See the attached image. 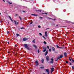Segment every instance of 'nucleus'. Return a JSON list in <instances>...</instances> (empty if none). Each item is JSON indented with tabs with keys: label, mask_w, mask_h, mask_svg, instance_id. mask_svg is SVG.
I'll list each match as a JSON object with an SVG mask.
<instances>
[{
	"label": "nucleus",
	"mask_w": 74,
	"mask_h": 74,
	"mask_svg": "<svg viewBox=\"0 0 74 74\" xmlns=\"http://www.w3.org/2000/svg\"><path fill=\"white\" fill-rule=\"evenodd\" d=\"M45 70L46 72L48 73V74H49V73H50V72L49 71L48 69H47Z\"/></svg>",
	"instance_id": "obj_8"
},
{
	"label": "nucleus",
	"mask_w": 74,
	"mask_h": 74,
	"mask_svg": "<svg viewBox=\"0 0 74 74\" xmlns=\"http://www.w3.org/2000/svg\"><path fill=\"white\" fill-rule=\"evenodd\" d=\"M62 58H63V55H60V56H58L57 58V59L55 60V62H57V61L58 60V59H62Z\"/></svg>",
	"instance_id": "obj_2"
},
{
	"label": "nucleus",
	"mask_w": 74,
	"mask_h": 74,
	"mask_svg": "<svg viewBox=\"0 0 74 74\" xmlns=\"http://www.w3.org/2000/svg\"><path fill=\"white\" fill-rule=\"evenodd\" d=\"M32 23H33V21H32L31 23H30V24L31 25H32Z\"/></svg>",
	"instance_id": "obj_39"
},
{
	"label": "nucleus",
	"mask_w": 74,
	"mask_h": 74,
	"mask_svg": "<svg viewBox=\"0 0 74 74\" xmlns=\"http://www.w3.org/2000/svg\"><path fill=\"white\" fill-rule=\"evenodd\" d=\"M43 43H44V44H47V42L45 41Z\"/></svg>",
	"instance_id": "obj_25"
},
{
	"label": "nucleus",
	"mask_w": 74,
	"mask_h": 74,
	"mask_svg": "<svg viewBox=\"0 0 74 74\" xmlns=\"http://www.w3.org/2000/svg\"><path fill=\"white\" fill-rule=\"evenodd\" d=\"M56 47H57L58 48H59V47L58 46V45H56Z\"/></svg>",
	"instance_id": "obj_23"
},
{
	"label": "nucleus",
	"mask_w": 74,
	"mask_h": 74,
	"mask_svg": "<svg viewBox=\"0 0 74 74\" xmlns=\"http://www.w3.org/2000/svg\"><path fill=\"white\" fill-rule=\"evenodd\" d=\"M38 53H40V51H39V49H38Z\"/></svg>",
	"instance_id": "obj_32"
},
{
	"label": "nucleus",
	"mask_w": 74,
	"mask_h": 74,
	"mask_svg": "<svg viewBox=\"0 0 74 74\" xmlns=\"http://www.w3.org/2000/svg\"><path fill=\"white\" fill-rule=\"evenodd\" d=\"M39 18H40L41 19L42 18V17H40Z\"/></svg>",
	"instance_id": "obj_46"
},
{
	"label": "nucleus",
	"mask_w": 74,
	"mask_h": 74,
	"mask_svg": "<svg viewBox=\"0 0 74 74\" xmlns=\"http://www.w3.org/2000/svg\"><path fill=\"white\" fill-rule=\"evenodd\" d=\"M49 60V57L48 56H47L46 58V60L47 62H48Z\"/></svg>",
	"instance_id": "obj_6"
},
{
	"label": "nucleus",
	"mask_w": 74,
	"mask_h": 74,
	"mask_svg": "<svg viewBox=\"0 0 74 74\" xmlns=\"http://www.w3.org/2000/svg\"><path fill=\"white\" fill-rule=\"evenodd\" d=\"M69 61H66V63H69Z\"/></svg>",
	"instance_id": "obj_28"
},
{
	"label": "nucleus",
	"mask_w": 74,
	"mask_h": 74,
	"mask_svg": "<svg viewBox=\"0 0 74 74\" xmlns=\"http://www.w3.org/2000/svg\"><path fill=\"white\" fill-rule=\"evenodd\" d=\"M2 43H3V44H4V43H5V42H4V41H3V42H2Z\"/></svg>",
	"instance_id": "obj_51"
},
{
	"label": "nucleus",
	"mask_w": 74,
	"mask_h": 74,
	"mask_svg": "<svg viewBox=\"0 0 74 74\" xmlns=\"http://www.w3.org/2000/svg\"><path fill=\"white\" fill-rule=\"evenodd\" d=\"M62 27H66V26H63Z\"/></svg>",
	"instance_id": "obj_55"
},
{
	"label": "nucleus",
	"mask_w": 74,
	"mask_h": 74,
	"mask_svg": "<svg viewBox=\"0 0 74 74\" xmlns=\"http://www.w3.org/2000/svg\"><path fill=\"white\" fill-rule=\"evenodd\" d=\"M49 29V28H47L46 29V30H48V29Z\"/></svg>",
	"instance_id": "obj_47"
},
{
	"label": "nucleus",
	"mask_w": 74,
	"mask_h": 74,
	"mask_svg": "<svg viewBox=\"0 0 74 74\" xmlns=\"http://www.w3.org/2000/svg\"><path fill=\"white\" fill-rule=\"evenodd\" d=\"M24 46L25 47V48L26 49H27L28 50H30V49L29 48V47H28V45H27V44H24Z\"/></svg>",
	"instance_id": "obj_1"
},
{
	"label": "nucleus",
	"mask_w": 74,
	"mask_h": 74,
	"mask_svg": "<svg viewBox=\"0 0 74 74\" xmlns=\"http://www.w3.org/2000/svg\"><path fill=\"white\" fill-rule=\"evenodd\" d=\"M18 18L20 19V21H22V18L20 16H18Z\"/></svg>",
	"instance_id": "obj_19"
},
{
	"label": "nucleus",
	"mask_w": 74,
	"mask_h": 74,
	"mask_svg": "<svg viewBox=\"0 0 74 74\" xmlns=\"http://www.w3.org/2000/svg\"><path fill=\"white\" fill-rule=\"evenodd\" d=\"M44 59H42L41 60L42 63H44Z\"/></svg>",
	"instance_id": "obj_18"
},
{
	"label": "nucleus",
	"mask_w": 74,
	"mask_h": 74,
	"mask_svg": "<svg viewBox=\"0 0 74 74\" xmlns=\"http://www.w3.org/2000/svg\"><path fill=\"white\" fill-rule=\"evenodd\" d=\"M47 19H52V20H53V21H56V19H52V18H50L49 17H47Z\"/></svg>",
	"instance_id": "obj_14"
},
{
	"label": "nucleus",
	"mask_w": 74,
	"mask_h": 74,
	"mask_svg": "<svg viewBox=\"0 0 74 74\" xmlns=\"http://www.w3.org/2000/svg\"><path fill=\"white\" fill-rule=\"evenodd\" d=\"M17 45H15V47H16V46H17Z\"/></svg>",
	"instance_id": "obj_59"
},
{
	"label": "nucleus",
	"mask_w": 74,
	"mask_h": 74,
	"mask_svg": "<svg viewBox=\"0 0 74 74\" xmlns=\"http://www.w3.org/2000/svg\"><path fill=\"white\" fill-rule=\"evenodd\" d=\"M56 26H59V25H56Z\"/></svg>",
	"instance_id": "obj_57"
},
{
	"label": "nucleus",
	"mask_w": 74,
	"mask_h": 74,
	"mask_svg": "<svg viewBox=\"0 0 74 74\" xmlns=\"http://www.w3.org/2000/svg\"><path fill=\"white\" fill-rule=\"evenodd\" d=\"M69 63L70 64V66H71V65H72V64H71V62H69Z\"/></svg>",
	"instance_id": "obj_44"
},
{
	"label": "nucleus",
	"mask_w": 74,
	"mask_h": 74,
	"mask_svg": "<svg viewBox=\"0 0 74 74\" xmlns=\"http://www.w3.org/2000/svg\"><path fill=\"white\" fill-rule=\"evenodd\" d=\"M8 44H10V42L8 41Z\"/></svg>",
	"instance_id": "obj_56"
},
{
	"label": "nucleus",
	"mask_w": 74,
	"mask_h": 74,
	"mask_svg": "<svg viewBox=\"0 0 74 74\" xmlns=\"http://www.w3.org/2000/svg\"><path fill=\"white\" fill-rule=\"evenodd\" d=\"M42 11L40 10H39V12H42Z\"/></svg>",
	"instance_id": "obj_48"
},
{
	"label": "nucleus",
	"mask_w": 74,
	"mask_h": 74,
	"mask_svg": "<svg viewBox=\"0 0 74 74\" xmlns=\"http://www.w3.org/2000/svg\"><path fill=\"white\" fill-rule=\"evenodd\" d=\"M51 49L54 52H55V47H51Z\"/></svg>",
	"instance_id": "obj_7"
},
{
	"label": "nucleus",
	"mask_w": 74,
	"mask_h": 74,
	"mask_svg": "<svg viewBox=\"0 0 74 74\" xmlns=\"http://www.w3.org/2000/svg\"><path fill=\"white\" fill-rule=\"evenodd\" d=\"M51 61L49 62L50 64H53V62H54V61H53V59L52 58H51Z\"/></svg>",
	"instance_id": "obj_4"
},
{
	"label": "nucleus",
	"mask_w": 74,
	"mask_h": 74,
	"mask_svg": "<svg viewBox=\"0 0 74 74\" xmlns=\"http://www.w3.org/2000/svg\"><path fill=\"white\" fill-rule=\"evenodd\" d=\"M36 11H37V12H39V10H35Z\"/></svg>",
	"instance_id": "obj_30"
},
{
	"label": "nucleus",
	"mask_w": 74,
	"mask_h": 74,
	"mask_svg": "<svg viewBox=\"0 0 74 74\" xmlns=\"http://www.w3.org/2000/svg\"><path fill=\"white\" fill-rule=\"evenodd\" d=\"M10 20L11 21H12V22H13V20H12V18H11Z\"/></svg>",
	"instance_id": "obj_43"
},
{
	"label": "nucleus",
	"mask_w": 74,
	"mask_h": 74,
	"mask_svg": "<svg viewBox=\"0 0 74 74\" xmlns=\"http://www.w3.org/2000/svg\"><path fill=\"white\" fill-rule=\"evenodd\" d=\"M39 34L40 35V36H42V34H41V33H40Z\"/></svg>",
	"instance_id": "obj_42"
},
{
	"label": "nucleus",
	"mask_w": 74,
	"mask_h": 74,
	"mask_svg": "<svg viewBox=\"0 0 74 74\" xmlns=\"http://www.w3.org/2000/svg\"><path fill=\"white\" fill-rule=\"evenodd\" d=\"M42 37L45 39H46V38H45L44 36H42Z\"/></svg>",
	"instance_id": "obj_38"
},
{
	"label": "nucleus",
	"mask_w": 74,
	"mask_h": 74,
	"mask_svg": "<svg viewBox=\"0 0 74 74\" xmlns=\"http://www.w3.org/2000/svg\"><path fill=\"white\" fill-rule=\"evenodd\" d=\"M4 2H5V0H3Z\"/></svg>",
	"instance_id": "obj_62"
},
{
	"label": "nucleus",
	"mask_w": 74,
	"mask_h": 74,
	"mask_svg": "<svg viewBox=\"0 0 74 74\" xmlns=\"http://www.w3.org/2000/svg\"><path fill=\"white\" fill-rule=\"evenodd\" d=\"M1 13H0V15H1Z\"/></svg>",
	"instance_id": "obj_63"
},
{
	"label": "nucleus",
	"mask_w": 74,
	"mask_h": 74,
	"mask_svg": "<svg viewBox=\"0 0 74 74\" xmlns=\"http://www.w3.org/2000/svg\"><path fill=\"white\" fill-rule=\"evenodd\" d=\"M72 69L74 70V66H72Z\"/></svg>",
	"instance_id": "obj_27"
},
{
	"label": "nucleus",
	"mask_w": 74,
	"mask_h": 74,
	"mask_svg": "<svg viewBox=\"0 0 74 74\" xmlns=\"http://www.w3.org/2000/svg\"><path fill=\"white\" fill-rule=\"evenodd\" d=\"M45 14H46V15H48V14L47 13H45Z\"/></svg>",
	"instance_id": "obj_50"
},
{
	"label": "nucleus",
	"mask_w": 74,
	"mask_h": 74,
	"mask_svg": "<svg viewBox=\"0 0 74 74\" xmlns=\"http://www.w3.org/2000/svg\"><path fill=\"white\" fill-rule=\"evenodd\" d=\"M52 71H51L50 72L51 73H52Z\"/></svg>",
	"instance_id": "obj_58"
},
{
	"label": "nucleus",
	"mask_w": 74,
	"mask_h": 74,
	"mask_svg": "<svg viewBox=\"0 0 74 74\" xmlns=\"http://www.w3.org/2000/svg\"><path fill=\"white\" fill-rule=\"evenodd\" d=\"M31 15H33V16H38V15L37 14H32Z\"/></svg>",
	"instance_id": "obj_12"
},
{
	"label": "nucleus",
	"mask_w": 74,
	"mask_h": 74,
	"mask_svg": "<svg viewBox=\"0 0 74 74\" xmlns=\"http://www.w3.org/2000/svg\"><path fill=\"white\" fill-rule=\"evenodd\" d=\"M51 71H52V72L54 71V69H55L54 68H51Z\"/></svg>",
	"instance_id": "obj_17"
},
{
	"label": "nucleus",
	"mask_w": 74,
	"mask_h": 74,
	"mask_svg": "<svg viewBox=\"0 0 74 74\" xmlns=\"http://www.w3.org/2000/svg\"><path fill=\"white\" fill-rule=\"evenodd\" d=\"M2 21L0 20V23H1V22H2Z\"/></svg>",
	"instance_id": "obj_45"
},
{
	"label": "nucleus",
	"mask_w": 74,
	"mask_h": 74,
	"mask_svg": "<svg viewBox=\"0 0 74 74\" xmlns=\"http://www.w3.org/2000/svg\"><path fill=\"white\" fill-rule=\"evenodd\" d=\"M45 14V13H42V14Z\"/></svg>",
	"instance_id": "obj_60"
},
{
	"label": "nucleus",
	"mask_w": 74,
	"mask_h": 74,
	"mask_svg": "<svg viewBox=\"0 0 74 74\" xmlns=\"http://www.w3.org/2000/svg\"><path fill=\"white\" fill-rule=\"evenodd\" d=\"M23 12H26V11H23Z\"/></svg>",
	"instance_id": "obj_52"
},
{
	"label": "nucleus",
	"mask_w": 74,
	"mask_h": 74,
	"mask_svg": "<svg viewBox=\"0 0 74 74\" xmlns=\"http://www.w3.org/2000/svg\"><path fill=\"white\" fill-rule=\"evenodd\" d=\"M49 52H51V49H49Z\"/></svg>",
	"instance_id": "obj_34"
},
{
	"label": "nucleus",
	"mask_w": 74,
	"mask_h": 74,
	"mask_svg": "<svg viewBox=\"0 0 74 74\" xmlns=\"http://www.w3.org/2000/svg\"><path fill=\"white\" fill-rule=\"evenodd\" d=\"M34 47H35V48L36 49L37 48V46H36L35 45H34Z\"/></svg>",
	"instance_id": "obj_21"
},
{
	"label": "nucleus",
	"mask_w": 74,
	"mask_h": 74,
	"mask_svg": "<svg viewBox=\"0 0 74 74\" xmlns=\"http://www.w3.org/2000/svg\"><path fill=\"white\" fill-rule=\"evenodd\" d=\"M65 22H66V23H70V21H65Z\"/></svg>",
	"instance_id": "obj_22"
},
{
	"label": "nucleus",
	"mask_w": 74,
	"mask_h": 74,
	"mask_svg": "<svg viewBox=\"0 0 74 74\" xmlns=\"http://www.w3.org/2000/svg\"><path fill=\"white\" fill-rule=\"evenodd\" d=\"M9 18L10 19H11V16H9Z\"/></svg>",
	"instance_id": "obj_41"
},
{
	"label": "nucleus",
	"mask_w": 74,
	"mask_h": 74,
	"mask_svg": "<svg viewBox=\"0 0 74 74\" xmlns=\"http://www.w3.org/2000/svg\"><path fill=\"white\" fill-rule=\"evenodd\" d=\"M48 52V50H47L46 53L45 54V56H46Z\"/></svg>",
	"instance_id": "obj_15"
},
{
	"label": "nucleus",
	"mask_w": 74,
	"mask_h": 74,
	"mask_svg": "<svg viewBox=\"0 0 74 74\" xmlns=\"http://www.w3.org/2000/svg\"><path fill=\"white\" fill-rule=\"evenodd\" d=\"M14 23L16 25H17L19 24V23L18 22H17L15 20H14Z\"/></svg>",
	"instance_id": "obj_9"
},
{
	"label": "nucleus",
	"mask_w": 74,
	"mask_h": 74,
	"mask_svg": "<svg viewBox=\"0 0 74 74\" xmlns=\"http://www.w3.org/2000/svg\"><path fill=\"white\" fill-rule=\"evenodd\" d=\"M71 59L72 61L71 62L72 63H73V64H74V60L73 59V58L71 57Z\"/></svg>",
	"instance_id": "obj_10"
},
{
	"label": "nucleus",
	"mask_w": 74,
	"mask_h": 74,
	"mask_svg": "<svg viewBox=\"0 0 74 74\" xmlns=\"http://www.w3.org/2000/svg\"><path fill=\"white\" fill-rule=\"evenodd\" d=\"M6 2L7 3L10 4H12V3L10 2L9 1H7Z\"/></svg>",
	"instance_id": "obj_20"
},
{
	"label": "nucleus",
	"mask_w": 74,
	"mask_h": 74,
	"mask_svg": "<svg viewBox=\"0 0 74 74\" xmlns=\"http://www.w3.org/2000/svg\"><path fill=\"white\" fill-rule=\"evenodd\" d=\"M7 34H8V33H9V31H7Z\"/></svg>",
	"instance_id": "obj_49"
},
{
	"label": "nucleus",
	"mask_w": 74,
	"mask_h": 74,
	"mask_svg": "<svg viewBox=\"0 0 74 74\" xmlns=\"http://www.w3.org/2000/svg\"><path fill=\"white\" fill-rule=\"evenodd\" d=\"M64 56L65 57H67V53L65 52L64 53Z\"/></svg>",
	"instance_id": "obj_16"
},
{
	"label": "nucleus",
	"mask_w": 74,
	"mask_h": 74,
	"mask_svg": "<svg viewBox=\"0 0 74 74\" xmlns=\"http://www.w3.org/2000/svg\"><path fill=\"white\" fill-rule=\"evenodd\" d=\"M35 41H36V40L34 39L33 40V42H34V43H35Z\"/></svg>",
	"instance_id": "obj_26"
},
{
	"label": "nucleus",
	"mask_w": 74,
	"mask_h": 74,
	"mask_svg": "<svg viewBox=\"0 0 74 74\" xmlns=\"http://www.w3.org/2000/svg\"><path fill=\"white\" fill-rule=\"evenodd\" d=\"M45 37H47L48 36V35L47 34V32L46 31L45 32Z\"/></svg>",
	"instance_id": "obj_13"
},
{
	"label": "nucleus",
	"mask_w": 74,
	"mask_h": 74,
	"mask_svg": "<svg viewBox=\"0 0 74 74\" xmlns=\"http://www.w3.org/2000/svg\"><path fill=\"white\" fill-rule=\"evenodd\" d=\"M47 47L48 49H49V46H47Z\"/></svg>",
	"instance_id": "obj_35"
},
{
	"label": "nucleus",
	"mask_w": 74,
	"mask_h": 74,
	"mask_svg": "<svg viewBox=\"0 0 74 74\" xmlns=\"http://www.w3.org/2000/svg\"><path fill=\"white\" fill-rule=\"evenodd\" d=\"M43 74H45V73H43Z\"/></svg>",
	"instance_id": "obj_64"
},
{
	"label": "nucleus",
	"mask_w": 74,
	"mask_h": 74,
	"mask_svg": "<svg viewBox=\"0 0 74 74\" xmlns=\"http://www.w3.org/2000/svg\"><path fill=\"white\" fill-rule=\"evenodd\" d=\"M32 1V3H34V2L33 1Z\"/></svg>",
	"instance_id": "obj_33"
},
{
	"label": "nucleus",
	"mask_w": 74,
	"mask_h": 74,
	"mask_svg": "<svg viewBox=\"0 0 74 74\" xmlns=\"http://www.w3.org/2000/svg\"><path fill=\"white\" fill-rule=\"evenodd\" d=\"M38 27L39 28H40V27H41V26H40V25H38Z\"/></svg>",
	"instance_id": "obj_37"
},
{
	"label": "nucleus",
	"mask_w": 74,
	"mask_h": 74,
	"mask_svg": "<svg viewBox=\"0 0 74 74\" xmlns=\"http://www.w3.org/2000/svg\"><path fill=\"white\" fill-rule=\"evenodd\" d=\"M18 29L19 30H20V28H19V27H18Z\"/></svg>",
	"instance_id": "obj_54"
},
{
	"label": "nucleus",
	"mask_w": 74,
	"mask_h": 74,
	"mask_svg": "<svg viewBox=\"0 0 74 74\" xmlns=\"http://www.w3.org/2000/svg\"><path fill=\"white\" fill-rule=\"evenodd\" d=\"M35 63L36 64H35V66H38L39 65V63H38V61L37 60L35 62Z\"/></svg>",
	"instance_id": "obj_3"
},
{
	"label": "nucleus",
	"mask_w": 74,
	"mask_h": 74,
	"mask_svg": "<svg viewBox=\"0 0 74 74\" xmlns=\"http://www.w3.org/2000/svg\"><path fill=\"white\" fill-rule=\"evenodd\" d=\"M16 35L17 36H19V35L18 34H16Z\"/></svg>",
	"instance_id": "obj_31"
},
{
	"label": "nucleus",
	"mask_w": 74,
	"mask_h": 74,
	"mask_svg": "<svg viewBox=\"0 0 74 74\" xmlns=\"http://www.w3.org/2000/svg\"><path fill=\"white\" fill-rule=\"evenodd\" d=\"M42 48L43 49H45L44 50L42 51L43 52H45V51H47V48L43 47Z\"/></svg>",
	"instance_id": "obj_5"
},
{
	"label": "nucleus",
	"mask_w": 74,
	"mask_h": 74,
	"mask_svg": "<svg viewBox=\"0 0 74 74\" xmlns=\"http://www.w3.org/2000/svg\"><path fill=\"white\" fill-rule=\"evenodd\" d=\"M27 40V39L26 38H23V41H26Z\"/></svg>",
	"instance_id": "obj_11"
},
{
	"label": "nucleus",
	"mask_w": 74,
	"mask_h": 74,
	"mask_svg": "<svg viewBox=\"0 0 74 74\" xmlns=\"http://www.w3.org/2000/svg\"><path fill=\"white\" fill-rule=\"evenodd\" d=\"M69 59L70 61H71V59L70 58V57H69Z\"/></svg>",
	"instance_id": "obj_29"
},
{
	"label": "nucleus",
	"mask_w": 74,
	"mask_h": 74,
	"mask_svg": "<svg viewBox=\"0 0 74 74\" xmlns=\"http://www.w3.org/2000/svg\"><path fill=\"white\" fill-rule=\"evenodd\" d=\"M44 66L42 67H40V68L41 69H44Z\"/></svg>",
	"instance_id": "obj_24"
},
{
	"label": "nucleus",
	"mask_w": 74,
	"mask_h": 74,
	"mask_svg": "<svg viewBox=\"0 0 74 74\" xmlns=\"http://www.w3.org/2000/svg\"><path fill=\"white\" fill-rule=\"evenodd\" d=\"M17 15H18V14H16V15H15V16H17Z\"/></svg>",
	"instance_id": "obj_53"
},
{
	"label": "nucleus",
	"mask_w": 74,
	"mask_h": 74,
	"mask_svg": "<svg viewBox=\"0 0 74 74\" xmlns=\"http://www.w3.org/2000/svg\"><path fill=\"white\" fill-rule=\"evenodd\" d=\"M21 29H25V28L23 27L22 28H21Z\"/></svg>",
	"instance_id": "obj_40"
},
{
	"label": "nucleus",
	"mask_w": 74,
	"mask_h": 74,
	"mask_svg": "<svg viewBox=\"0 0 74 74\" xmlns=\"http://www.w3.org/2000/svg\"><path fill=\"white\" fill-rule=\"evenodd\" d=\"M8 53H10V52L8 51Z\"/></svg>",
	"instance_id": "obj_61"
},
{
	"label": "nucleus",
	"mask_w": 74,
	"mask_h": 74,
	"mask_svg": "<svg viewBox=\"0 0 74 74\" xmlns=\"http://www.w3.org/2000/svg\"><path fill=\"white\" fill-rule=\"evenodd\" d=\"M59 48H60V49H63V48H63V47H59Z\"/></svg>",
	"instance_id": "obj_36"
}]
</instances>
